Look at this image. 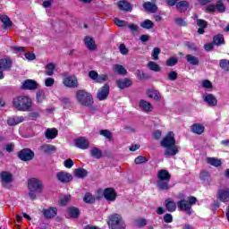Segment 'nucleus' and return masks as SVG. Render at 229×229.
Segmentation results:
<instances>
[{"label":"nucleus","instance_id":"obj_1","mask_svg":"<svg viewBox=\"0 0 229 229\" xmlns=\"http://www.w3.org/2000/svg\"><path fill=\"white\" fill-rule=\"evenodd\" d=\"M160 146L165 148V157H174L180 153L178 146H176V139H174V132L168 131L160 142Z\"/></svg>","mask_w":229,"mask_h":229},{"label":"nucleus","instance_id":"obj_2","mask_svg":"<svg viewBox=\"0 0 229 229\" xmlns=\"http://www.w3.org/2000/svg\"><path fill=\"white\" fill-rule=\"evenodd\" d=\"M13 106L18 110V112H31L33 100L28 96H19L13 98Z\"/></svg>","mask_w":229,"mask_h":229},{"label":"nucleus","instance_id":"obj_3","mask_svg":"<svg viewBox=\"0 0 229 229\" xmlns=\"http://www.w3.org/2000/svg\"><path fill=\"white\" fill-rule=\"evenodd\" d=\"M157 187L159 191H169L171 189V174L165 169H161L157 172Z\"/></svg>","mask_w":229,"mask_h":229},{"label":"nucleus","instance_id":"obj_4","mask_svg":"<svg viewBox=\"0 0 229 229\" xmlns=\"http://www.w3.org/2000/svg\"><path fill=\"white\" fill-rule=\"evenodd\" d=\"M29 198L35 201L37 199V194L42 192V182L37 178H31L28 181Z\"/></svg>","mask_w":229,"mask_h":229},{"label":"nucleus","instance_id":"obj_5","mask_svg":"<svg viewBox=\"0 0 229 229\" xmlns=\"http://www.w3.org/2000/svg\"><path fill=\"white\" fill-rule=\"evenodd\" d=\"M198 203V198L194 196L188 197V200L185 199L177 201V207L179 210L186 212L188 216L192 215V206Z\"/></svg>","mask_w":229,"mask_h":229},{"label":"nucleus","instance_id":"obj_6","mask_svg":"<svg viewBox=\"0 0 229 229\" xmlns=\"http://www.w3.org/2000/svg\"><path fill=\"white\" fill-rule=\"evenodd\" d=\"M107 225L109 229H126V223H124L123 216L117 213L108 216Z\"/></svg>","mask_w":229,"mask_h":229},{"label":"nucleus","instance_id":"obj_7","mask_svg":"<svg viewBox=\"0 0 229 229\" xmlns=\"http://www.w3.org/2000/svg\"><path fill=\"white\" fill-rule=\"evenodd\" d=\"M76 98L78 103L82 106H92L94 105L92 94L87 92L85 89L77 90Z\"/></svg>","mask_w":229,"mask_h":229},{"label":"nucleus","instance_id":"obj_8","mask_svg":"<svg viewBox=\"0 0 229 229\" xmlns=\"http://www.w3.org/2000/svg\"><path fill=\"white\" fill-rule=\"evenodd\" d=\"M17 157L22 162H30L35 158V152L30 148H25L17 153Z\"/></svg>","mask_w":229,"mask_h":229},{"label":"nucleus","instance_id":"obj_9","mask_svg":"<svg viewBox=\"0 0 229 229\" xmlns=\"http://www.w3.org/2000/svg\"><path fill=\"white\" fill-rule=\"evenodd\" d=\"M218 12V13H225L226 12V6L223 3V0H217L216 4H209L206 7V12H209V13H214Z\"/></svg>","mask_w":229,"mask_h":229},{"label":"nucleus","instance_id":"obj_10","mask_svg":"<svg viewBox=\"0 0 229 229\" xmlns=\"http://www.w3.org/2000/svg\"><path fill=\"white\" fill-rule=\"evenodd\" d=\"M109 95H110V85H108V83H106L100 89H98L97 92V99H98V101H105L108 99Z\"/></svg>","mask_w":229,"mask_h":229},{"label":"nucleus","instance_id":"obj_11","mask_svg":"<svg viewBox=\"0 0 229 229\" xmlns=\"http://www.w3.org/2000/svg\"><path fill=\"white\" fill-rule=\"evenodd\" d=\"M4 71H12V59H0V80H4Z\"/></svg>","mask_w":229,"mask_h":229},{"label":"nucleus","instance_id":"obj_12","mask_svg":"<svg viewBox=\"0 0 229 229\" xmlns=\"http://www.w3.org/2000/svg\"><path fill=\"white\" fill-rule=\"evenodd\" d=\"M41 213L45 219H55L58 216V208L56 207H50L42 209Z\"/></svg>","mask_w":229,"mask_h":229},{"label":"nucleus","instance_id":"obj_13","mask_svg":"<svg viewBox=\"0 0 229 229\" xmlns=\"http://www.w3.org/2000/svg\"><path fill=\"white\" fill-rule=\"evenodd\" d=\"M21 90H37L38 89V82L35 80L27 79L23 81Z\"/></svg>","mask_w":229,"mask_h":229},{"label":"nucleus","instance_id":"obj_14","mask_svg":"<svg viewBox=\"0 0 229 229\" xmlns=\"http://www.w3.org/2000/svg\"><path fill=\"white\" fill-rule=\"evenodd\" d=\"M63 83L64 87H68V89H78V86L80 85L76 76L65 77L63 81Z\"/></svg>","mask_w":229,"mask_h":229},{"label":"nucleus","instance_id":"obj_15","mask_svg":"<svg viewBox=\"0 0 229 229\" xmlns=\"http://www.w3.org/2000/svg\"><path fill=\"white\" fill-rule=\"evenodd\" d=\"M103 196L106 201H114L117 199V192L112 187L106 188L103 191Z\"/></svg>","mask_w":229,"mask_h":229},{"label":"nucleus","instance_id":"obj_16","mask_svg":"<svg viewBox=\"0 0 229 229\" xmlns=\"http://www.w3.org/2000/svg\"><path fill=\"white\" fill-rule=\"evenodd\" d=\"M74 144L76 148L79 149H89V146H90V142L85 137H80L74 140Z\"/></svg>","mask_w":229,"mask_h":229},{"label":"nucleus","instance_id":"obj_17","mask_svg":"<svg viewBox=\"0 0 229 229\" xmlns=\"http://www.w3.org/2000/svg\"><path fill=\"white\" fill-rule=\"evenodd\" d=\"M146 96L149 99H153L154 101H160L162 99V95L160 94V91H158L157 89H148L146 90Z\"/></svg>","mask_w":229,"mask_h":229},{"label":"nucleus","instance_id":"obj_18","mask_svg":"<svg viewBox=\"0 0 229 229\" xmlns=\"http://www.w3.org/2000/svg\"><path fill=\"white\" fill-rule=\"evenodd\" d=\"M56 178L61 183H69V182H72V174L67 172H58L56 174Z\"/></svg>","mask_w":229,"mask_h":229},{"label":"nucleus","instance_id":"obj_19","mask_svg":"<svg viewBox=\"0 0 229 229\" xmlns=\"http://www.w3.org/2000/svg\"><path fill=\"white\" fill-rule=\"evenodd\" d=\"M217 199L222 203H228L229 201V188L218 190Z\"/></svg>","mask_w":229,"mask_h":229},{"label":"nucleus","instance_id":"obj_20","mask_svg":"<svg viewBox=\"0 0 229 229\" xmlns=\"http://www.w3.org/2000/svg\"><path fill=\"white\" fill-rule=\"evenodd\" d=\"M0 178L2 185H8V183H12V182H13V175L6 171L0 173Z\"/></svg>","mask_w":229,"mask_h":229},{"label":"nucleus","instance_id":"obj_21","mask_svg":"<svg viewBox=\"0 0 229 229\" xmlns=\"http://www.w3.org/2000/svg\"><path fill=\"white\" fill-rule=\"evenodd\" d=\"M68 219H80L81 212L80 208L76 207H70L67 208Z\"/></svg>","mask_w":229,"mask_h":229},{"label":"nucleus","instance_id":"obj_22","mask_svg":"<svg viewBox=\"0 0 229 229\" xmlns=\"http://www.w3.org/2000/svg\"><path fill=\"white\" fill-rule=\"evenodd\" d=\"M116 85L118 89H124L131 87V85H133V81L129 78L119 79L116 81Z\"/></svg>","mask_w":229,"mask_h":229},{"label":"nucleus","instance_id":"obj_23","mask_svg":"<svg viewBox=\"0 0 229 229\" xmlns=\"http://www.w3.org/2000/svg\"><path fill=\"white\" fill-rule=\"evenodd\" d=\"M143 8L148 13H157V12H158V6L153 2L143 3Z\"/></svg>","mask_w":229,"mask_h":229},{"label":"nucleus","instance_id":"obj_24","mask_svg":"<svg viewBox=\"0 0 229 229\" xmlns=\"http://www.w3.org/2000/svg\"><path fill=\"white\" fill-rule=\"evenodd\" d=\"M39 149L45 155H52V153H56V147L51 144H44L40 146Z\"/></svg>","mask_w":229,"mask_h":229},{"label":"nucleus","instance_id":"obj_25","mask_svg":"<svg viewBox=\"0 0 229 229\" xmlns=\"http://www.w3.org/2000/svg\"><path fill=\"white\" fill-rule=\"evenodd\" d=\"M84 44H85L86 47H88V49H89V51H94V50L98 49V46H96V41L94 40V38H92V37L86 36L84 38Z\"/></svg>","mask_w":229,"mask_h":229},{"label":"nucleus","instance_id":"obj_26","mask_svg":"<svg viewBox=\"0 0 229 229\" xmlns=\"http://www.w3.org/2000/svg\"><path fill=\"white\" fill-rule=\"evenodd\" d=\"M165 207L167 212H176V207H178V205L173 199L168 198L165 200Z\"/></svg>","mask_w":229,"mask_h":229},{"label":"nucleus","instance_id":"obj_27","mask_svg":"<svg viewBox=\"0 0 229 229\" xmlns=\"http://www.w3.org/2000/svg\"><path fill=\"white\" fill-rule=\"evenodd\" d=\"M24 121H26V117L24 116L10 117L7 119V124L8 126H17V124H21Z\"/></svg>","mask_w":229,"mask_h":229},{"label":"nucleus","instance_id":"obj_28","mask_svg":"<svg viewBox=\"0 0 229 229\" xmlns=\"http://www.w3.org/2000/svg\"><path fill=\"white\" fill-rule=\"evenodd\" d=\"M197 26L199 27V35H203L205 33L206 28H208V22L203 19H197Z\"/></svg>","mask_w":229,"mask_h":229},{"label":"nucleus","instance_id":"obj_29","mask_svg":"<svg viewBox=\"0 0 229 229\" xmlns=\"http://www.w3.org/2000/svg\"><path fill=\"white\" fill-rule=\"evenodd\" d=\"M118 8L122 12H131V4L126 0H120L118 2Z\"/></svg>","mask_w":229,"mask_h":229},{"label":"nucleus","instance_id":"obj_30","mask_svg":"<svg viewBox=\"0 0 229 229\" xmlns=\"http://www.w3.org/2000/svg\"><path fill=\"white\" fill-rule=\"evenodd\" d=\"M191 130L192 133H195L196 135H201L205 132V126H203L201 123H193L191 127Z\"/></svg>","mask_w":229,"mask_h":229},{"label":"nucleus","instance_id":"obj_31","mask_svg":"<svg viewBox=\"0 0 229 229\" xmlns=\"http://www.w3.org/2000/svg\"><path fill=\"white\" fill-rule=\"evenodd\" d=\"M204 101L208 105V106H217V98L213 94H208L204 98Z\"/></svg>","mask_w":229,"mask_h":229},{"label":"nucleus","instance_id":"obj_32","mask_svg":"<svg viewBox=\"0 0 229 229\" xmlns=\"http://www.w3.org/2000/svg\"><path fill=\"white\" fill-rule=\"evenodd\" d=\"M140 106L143 110V112H147V114H148L149 112H153V106L151 105V103L144 99L140 100Z\"/></svg>","mask_w":229,"mask_h":229},{"label":"nucleus","instance_id":"obj_33","mask_svg":"<svg viewBox=\"0 0 229 229\" xmlns=\"http://www.w3.org/2000/svg\"><path fill=\"white\" fill-rule=\"evenodd\" d=\"M0 21L4 24V30H8V28H12V26H13L12 20H10V17L6 14H3L0 17Z\"/></svg>","mask_w":229,"mask_h":229},{"label":"nucleus","instance_id":"obj_34","mask_svg":"<svg viewBox=\"0 0 229 229\" xmlns=\"http://www.w3.org/2000/svg\"><path fill=\"white\" fill-rule=\"evenodd\" d=\"M175 6L181 13H183V12L189 10V2L182 0L178 2Z\"/></svg>","mask_w":229,"mask_h":229},{"label":"nucleus","instance_id":"obj_35","mask_svg":"<svg viewBox=\"0 0 229 229\" xmlns=\"http://www.w3.org/2000/svg\"><path fill=\"white\" fill-rule=\"evenodd\" d=\"M45 137L49 140L56 139L58 137V130L55 128L47 129L45 132Z\"/></svg>","mask_w":229,"mask_h":229},{"label":"nucleus","instance_id":"obj_36","mask_svg":"<svg viewBox=\"0 0 229 229\" xmlns=\"http://www.w3.org/2000/svg\"><path fill=\"white\" fill-rule=\"evenodd\" d=\"M185 58L188 64H190V65H199V59L195 55L188 54L186 55Z\"/></svg>","mask_w":229,"mask_h":229},{"label":"nucleus","instance_id":"obj_37","mask_svg":"<svg viewBox=\"0 0 229 229\" xmlns=\"http://www.w3.org/2000/svg\"><path fill=\"white\" fill-rule=\"evenodd\" d=\"M213 44H215V46L225 45V36H223V34H216V36H214Z\"/></svg>","mask_w":229,"mask_h":229},{"label":"nucleus","instance_id":"obj_38","mask_svg":"<svg viewBox=\"0 0 229 229\" xmlns=\"http://www.w3.org/2000/svg\"><path fill=\"white\" fill-rule=\"evenodd\" d=\"M74 174L77 178H87L89 172L84 168L79 167L74 170Z\"/></svg>","mask_w":229,"mask_h":229},{"label":"nucleus","instance_id":"obj_39","mask_svg":"<svg viewBox=\"0 0 229 229\" xmlns=\"http://www.w3.org/2000/svg\"><path fill=\"white\" fill-rule=\"evenodd\" d=\"M207 162L214 167H221V165H223V163L217 157H208Z\"/></svg>","mask_w":229,"mask_h":229},{"label":"nucleus","instance_id":"obj_40","mask_svg":"<svg viewBox=\"0 0 229 229\" xmlns=\"http://www.w3.org/2000/svg\"><path fill=\"white\" fill-rule=\"evenodd\" d=\"M114 71L117 74H120L122 76H126V74H128V71L126 70V68H124V66H123L121 64H115L114 67Z\"/></svg>","mask_w":229,"mask_h":229},{"label":"nucleus","instance_id":"obj_41","mask_svg":"<svg viewBox=\"0 0 229 229\" xmlns=\"http://www.w3.org/2000/svg\"><path fill=\"white\" fill-rule=\"evenodd\" d=\"M37 103H44L46 101V92L43 89H38L36 93Z\"/></svg>","mask_w":229,"mask_h":229},{"label":"nucleus","instance_id":"obj_42","mask_svg":"<svg viewBox=\"0 0 229 229\" xmlns=\"http://www.w3.org/2000/svg\"><path fill=\"white\" fill-rule=\"evenodd\" d=\"M90 156L93 157V158L99 159L101 158V157H103V152L101 151V149L94 147L91 148Z\"/></svg>","mask_w":229,"mask_h":229},{"label":"nucleus","instance_id":"obj_43","mask_svg":"<svg viewBox=\"0 0 229 229\" xmlns=\"http://www.w3.org/2000/svg\"><path fill=\"white\" fill-rule=\"evenodd\" d=\"M55 69H56V66L55 65V64L50 63L47 64L45 74L47 76H53V74H55Z\"/></svg>","mask_w":229,"mask_h":229},{"label":"nucleus","instance_id":"obj_44","mask_svg":"<svg viewBox=\"0 0 229 229\" xmlns=\"http://www.w3.org/2000/svg\"><path fill=\"white\" fill-rule=\"evenodd\" d=\"M140 28H143L144 30H151L155 28V23L151 21V20H145L140 23Z\"/></svg>","mask_w":229,"mask_h":229},{"label":"nucleus","instance_id":"obj_45","mask_svg":"<svg viewBox=\"0 0 229 229\" xmlns=\"http://www.w3.org/2000/svg\"><path fill=\"white\" fill-rule=\"evenodd\" d=\"M199 179L201 182H209L210 181V172L207 170H202L199 173Z\"/></svg>","mask_w":229,"mask_h":229},{"label":"nucleus","instance_id":"obj_46","mask_svg":"<svg viewBox=\"0 0 229 229\" xmlns=\"http://www.w3.org/2000/svg\"><path fill=\"white\" fill-rule=\"evenodd\" d=\"M148 67L150 71H154V72H160V65L153 61L148 62Z\"/></svg>","mask_w":229,"mask_h":229},{"label":"nucleus","instance_id":"obj_47","mask_svg":"<svg viewBox=\"0 0 229 229\" xmlns=\"http://www.w3.org/2000/svg\"><path fill=\"white\" fill-rule=\"evenodd\" d=\"M99 133L102 137H105V139H107V140H112L114 139V135L109 130H100Z\"/></svg>","mask_w":229,"mask_h":229},{"label":"nucleus","instance_id":"obj_48","mask_svg":"<svg viewBox=\"0 0 229 229\" xmlns=\"http://www.w3.org/2000/svg\"><path fill=\"white\" fill-rule=\"evenodd\" d=\"M219 65L223 71L229 72V60L228 59H221L219 62Z\"/></svg>","mask_w":229,"mask_h":229},{"label":"nucleus","instance_id":"obj_49","mask_svg":"<svg viewBox=\"0 0 229 229\" xmlns=\"http://www.w3.org/2000/svg\"><path fill=\"white\" fill-rule=\"evenodd\" d=\"M184 47L189 49V51H192L193 53H196L198 51V47H196L195 43H192L191 41H185Z\"/></svg>","mask_w":229,"mask_h":229},{"label":"nucleus","instance_id":"obj_50","mask_svg":"<svg viewBox=\"0 0 229 229\" xmlns=\"http://www.w3.org/2000/svg\"><path fill=\"white\" fill-rule=\"evenodd\" d=\"M136 76L139 78V80H149L151 76L148 73H145L144 72L140 70H137L135 72Z\"/></svg>","mask_w":229,"mask_h":229},{"label":"nucleus","instance_id":"obj_51","mask_svg":"<svg viewBox=\"0 0 229 229\" xmlns=\"http://www.w3.org/2000/svg\"><path fill=\"white\" fill-rule=\"evenodd\" d=\"M174 22L177 26L185 28L187 26V18H174Z\"/></svg>","mask_w":229,"mask_h":229},{"label":"nucleus","instance_id":"obj_52","mask_svg":"<svg viewBox=\"0 0 229 229\" xmlns=\"http://www.w3.org/2000/svg\"><path fill=\"white\" fill-rule=\"evenodd\" d=\"M83 200H84V203H94V201H96V199H94V196H92V193L87 192L84 195Z\"/></svg>","mask_w":229,"mask_h":229},{"label":"nucleus","instance_id":"obj_53","mask_svg":"<svg viewBox=\"0 0 229 229\" xmlns=\"http://www.w3.org/2000/svg\"><path fill=\"white\" fill-rule=\"evenodd\" d=\"M135 225L138 228H144L148 225V220L146 218H139L135 220Z\"/></svg>","mask_w":229,"mask_h":229},{"label":"nucleus","instance_id":"obj_54","mask_svg":"<svg viewBox=\"0 0 229 229\" xmlns=\"http://www.w3.org/2000/svg\"><path fill=\"white\" fill-rule=\"evenodd\" d=\"M178 64V58L172 56L166 60V65L167 67H174Z\"/></svg>","mask_w":229,"mask_h":229},{"label":"nucleus","instance_id":"obj_55","mask_svg":"<svg viewBox=\"0 0 229 229\" xmlns=\"http://www.w3.org/2000/svg\"><path fill=\"white\" fill-rule=\"evenodd\" d=\"M148 162V158H146L144 156H139L134 159V163L137 165H140V164H146Z\"/></svg>","mask_w":229,"mask_h":229},{"label":"nucleus","instance_id":"obj_56","mask_svg":"<svg viewBox=\"0 0 229 229\" xmlns=\"http://www.w3.org/2000/svg\"><path fill=\"white\" fill-rule=\"evenodd\" d=\"M114 24L118 26V28H126V21L120 20L119 18H114Z\"/></svg>","mask_w":229,"mask_h":229},{"label":"nucleus","instance_id":"obj_57","mask_svg":"<svg viewBox=\"0 0 229 229\" xmlns=\"http://www.w3.org/2000/svg\"><path fill=\"white\" fill-rule=\"evenodd\" d=\"M99 76V73H98V72L92 70L89 72V77L93 80V81H96V83H98V78Z\"/></svg>","mask_w":229,"mask_h":229},{"label":"nucleus","instance_id":"obj_58","mask_svg":"<svg viewBox=\"0 0 229 229\" xmlns=\"http://www.w3.org/2000/svg\"><path fill=\"white\" fill-rule=\"evenodd\" d=\"M129 30L132 31L133 35H139V26L137 24L131 23L128 25Z\"/></svg>","mask_w":229,"mask_h":229},{"label":"nucleus","instance_id":"obj_59","mask_svg":"<svg viewBox=\"0 0 229 229\" xmlns=\"http://www.w3.org/2000/svg\"><path fill=\"white\" fill-rule=\"evenodd\" d=\"M160 53H161L160 48L155 47L152 50V58H153V60H158V55H160Z\"/></svg>","mask_w":229,"mask_h":229},{"label":"nucleus","instance_id":"obj_60","mask_svg":"<svg viewBox=\"0 0 229 229\" xmlns=\"http://www.w3.org/2000/svg\"><path fill=\"white\" fill-rule=\"evenodd\" d=\"M176 78H178V72H176L175 71H171L168 73V80L170 81H174L176 80Z\"/></svg>","mask_w":229,"mask_h":229},{"label":"nucleus","instance_id":"obj_61","mask_svg":"<svg viewBox=\"0 0 229 229\" xmlns=\"http://www.w3.org/2000/svg\"><path fill=\"white\" fill-rule=\"evenodd\" d=\"M163 219L165 223H173V215H171L170 213H166L163 216Z\"/></svg>","mask_w":229,"mask_h":229},{"label":"nucleus","instance_id":"obj_62","mask_svg":"<svg viewBox=\"0 0 229 229\" xmlns=\"http://www.w3.org/2000/svg\"><path fill=\"white\" fill-rule=\"evenodd\" d=\"M45 85H46L47 87H53V85H55V79H54V78H51V77L47 78V79L45 80Z\"/></svg>","mask_w":229,"mask_h":229},{"label":"nucleus","instance_id":"obj_63","mask_svg":"<svg viewBox=\"0 0 229 229\" xmlns=\"http://www.w3.org/2000/svg\"><path fill=\"white\" fill-rule=\"evenodd\" d=\"M119 49H120L121 55H126L129 52L124 43L120 44Z\"/></svg>","mask_w":229,"mask_h":229},{"label":"nucleus","instance_id":"obj_64","mask_svg":"<svg viewBox=\"0 0 229 229\" xmlns=\"http://www.w3.org/2000/svg\"><path fill=\"white\" fill-rule=\"evenodd\" d=\"M214 42L213 43H206L204 45V49L205 51L210 52V51H214Z\"/></svg>","mask_w":229,"mask_h":229}]
</instances>
